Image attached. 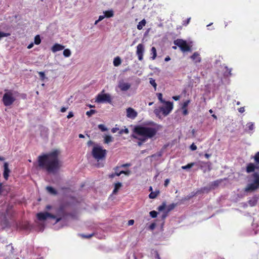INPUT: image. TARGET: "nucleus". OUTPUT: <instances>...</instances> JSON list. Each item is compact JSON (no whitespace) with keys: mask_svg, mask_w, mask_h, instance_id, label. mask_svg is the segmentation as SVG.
Returning a JSON list of instances; mask_svg holds the SVG:
<instances>
[{"mask_svg":"<svg viewBox=\"0 0 259 259\" xmlns=\"http://www.w3.org/2000/svg\"><path fill=\"white\" fill-rule=\"evenodd\" d=\"M122 187V184L120 182H117L116 183L114 184V188L113 190L112 193L114 194H116L118 190L121 188Z\"/></svg>","mask_w":259,"mask_h":259,"instance_id":"nucleus-19","label":"nucleus"},{"mask_svg":"<svg viewBox=\"0 0 259 259\" xmlns=\"http://www.w3.org/2000/svg\"><path fill=\"white\" fill-rule=\"evenodd\" d=\"M149 124L155 125L157 127H152L141 125L135 126L133 130L134 133L142 137L138 138V137L134 134L132 135V137L134 139H138L142 143L145 142L148 139H151L154 137L156 135L160 126L154 122H151Z\"/></svg>","mask_w":259,"mask_h":259,"instance_id":"nucleus-2","label":"nucleus"},{"mask_svg":"<svg viewBox=\"0 0 259 259\" xmlns=\"http://www.w3.org/2000/svg\"><path fill=\"white\" fill-rule=\"evenodd\" d=\"M131 173V171L130 170H126V171H124V170H121V171H120L119 172L118 174H117V175H119V176L121 175V174H125V175L126 176H128Z\"/></svg>","mask_w":259,"mask_h":259,"instance_id":"nucleus-38","label":"nucleus"},{"mask_svg":"<svg viewBox=\"0 0 259 259\" xmlns=\"http://www.w3.org/2000/svg\"><path fill=\"white\" fill-rule=\"evenodd\" d=\"M201 163L203 164H204L205 166H207L208 167V170L210 171L211 169V163L210 162H201Z\"/></svg>","mask_w":259,"mask_h":259,"instance_id":"nucleus-33","label":"nucleus"},{"mask_svg":"<svg viewBox=\"0 0 259 259\" xmlns=\"http://www.w3.org/2000/svg\"><path fill=\"white\" fill-rule=\"evenodd\" d=\"M145 51L144 46L142 44H139L137 46L136 55L138 56V59L142 61L143 59V55Z\"/></svg>","mask_w":259,"mask_h":259,"instance_id":"nucleus-10","label":"nucleus"},{"mask_svg":"<svg viewBox=\"0 0 259 259\" xmlns=\"http://www.w3.org/2000/svg\"><path fill=\"white\" fill-rule=\"evenodd\" d=\"M159 194V191H156L155 192H151L149 195V197L151 199H154Z\"/></svg>","mask_w":259,"mask_h":259,"instance_id":"nucleus-25","label":"nucleus"},{"mask_svg":"<svg viewBox=\"0 0 259 259\" xmlns=\"http://www.w3.org/2000/svg\"><path fill=\"white\" fill-rule=\"evenodd\" d=\"M154 112L156 115V116H159L160 113L162 112L161 107H159L158 109H155Z\"/></svg>","mask_w":259,"mask_h":259,"instance_id":"nucleus-41","label":"nucleus"},{"mask_svg":"<svg viewBox=\"0 0 259 259\" xmlns=\"http://www.w3.org/2000/svg\"><path fill=\"white\" fill-rule=\"evenodd\" d=\"M165 207H166V203L165 202H163L161 205L158 206V210L159 211H162L165 208Z\"/></svg>","mask_w":259,"mask_h":259,"instance_id":"nucleus-35","label":"nucleus"},{"mask_svg":"<svg viewBox=\"0 0 259 259\" xmlns=\"http://www.w3.org/2000/svg\"><path fill=\"white\" fill-rule=\"evenodd\" d=\"M105 17V16H104H104H102V15H101V16H100L99 17V19H98V20H99V21H102V20H103Z\"/></svg>","mask_w":259,"mask_h":259,"instance_id":"nucleus-61","label":"nucleus"},{"mask_svg":"<svg viewBox=\"0 0 259 259\" xmlns=\"http://www.w3.org/2000/svg\"><path fill=\"white\" fill-rule=\"evenodd\" d=\"M165 106L161 107L162 114L165 116L169 114L173 109V103L170 101H166L164 103Z\"/></svg>","mask_w":259,"mask_h":259,"instance_id":"nucleus-9","label":"nucleus"},{"mask_svg":"<svg viewBox=\"0 0 259 259\" xmlns=\"http://www.w3.org/2000/svg\"><path fill=\"white\" fill-rule=\"evenodd\" d=\"M4 173L3 176L4 178L6 180L8 179V177L9 176V174L10 172V170L9 168V164L7 162H5L4 164Z\"/></svg>","mask_w":259,"mask_h":259,"instance_id":"nucleus-13","label":"nucleus"},{"mask_svg":"<svg viewBox=\"0 0 259 259\" xmlns=\"http://www.w3.org/2000/svg\"><path fill=\"white\" fill-rule=\"evenodd\" d=\"M65 47L59 44H55L51 48V50L53 53L61 51L64 49Z\"/></svg>","mask_w":259,"mask_h":259,"instance_id":"nucleus-16","label":"nucleus"},{"mask_svg":"<svg viewBox=\"0 0 259 259\" xmlns=\"http://www.w3.org/2000/svg\"><path fill=\"white\" fill-rule=\"evenodd\" d=\"M254 161L257 164H259V152H257L254 157Z\"/></svg>","mask_w":259,"mask_h":259,"instance_id":"nucleus-37","label":"nucleus"},{"mask_svg":"<svg viewBox=\"0 0 259 259\" xmlns=\"http://www.w3.org/2000/svg\"><path fill=\"white\" fill-rule=\"evenodd\" d=\"M73 115H73V112H70L68 113V115H67V117L68 118H70L72 117L73 116Z\"/></svg>","mask_w":259,"mask_h":259,"instance_id":"nucleus-53","label":"nucleus"},{"mask_svg":"<svg viewBox=\"0 0 259 259\" xmlns=\"http://www.w3.org/2000/svg\"><path fill=\"white\" fill-rule=\"evenodd\" d=\"M190 149L192 151H195V150H196L197 149V146L194 143H193L190 146Z\"/></svg>","mask_w":259,"mask_h":259,"instance_id":"nucleus-49","label":"nucleus"},{"mask_svg":"<svg viewBox=\"0 0 259 259\" xmlns=\"http://www.w3.org/2000/svg\"><path fill=\"white\" fill-rule=\"evenodd\" d=\"M121 63V60L120 59V58L118 56L115 57L114 59V60H113V65L114 66H118L119 65H120Z\"/></svg>","mask_w":259,"mask_h":259,"instance_id":"nucleus-20","label":"nucleus"},{"mask_svg":"<svg viewBox=\"0 0 259 259\" xmlns=\"http://www.w3.org/2000/svg\"><path fill=\"white\" fill-rule=\"evenodd\" d=\"M93 235H94V234H89L88 235L82 234V235H81V236L84 238H90L92 236H93Z\"/></svg>","mask_w":259,"mask_h":259,"instance_id":"nucleus-48","label":"nucleus"},{"mask_svg":"<svg viewBox=\"0 0 259 259\" xmlns=\"http://www.w3.org/2000/svg\"><path fill=\"white\" fill-rule=\"evenodd\" d=\"M92 153L94 158L99 160L105 158L107 151L100 146H95L93 148Z\"/></svg>","mask_w":259,"mask_h":259,"instance_id":"nucleus-5","label":"nucleus"},{"mask_svg":"<svg viewBox=\"0 0 259 259\" xmlns=\"http://www.w3.org/2000/svg\"><path fill=\"white\" fill-rule=\"evenodd\" d=\"M96 102L98 103L107 102L111 103L112 99L109 94H99L96 97Z\"/></svg>","mask_w":259,"mask_h":259,"instance_id":"nucleus-8","label":"nucleus"},{"mask_svg":"<svg viewBox=\"0 0 259 259\" xmlns=\"http://www.w3.org/2000/svg\"><path fill=\"white\" fill-rule=\"evenodd\" d=\"M155 224L154 223H152L150 226V229L153 230L155 228Z\"/></svg>","mask_w":259,"mask_h":259,"instance_id":"nucleus-57","label":"nucleus"},{"mask_svg":"<svg viewBox=\"0 0 259 259\" xmlns=\"http://www.w3.org/2000/svg\"><path fill=\"white\" fill-rule=\"evenodd\" d=\"M146 21L145 19L141 20L137 25V29L138 30H142L143 27L145 26Z\"/></svg>","mask_w":259,"mask_h":259,"instance_id":"nucleus-22","label":"nucleus"},{"mask_svg":"<svg viewBox=\"0 0 259 259\" xmlns=\"http://www.w3.org/2000/svg\"><path fill=\"white\" fill-rule=\"evenodd\" d=\"M38 74L41 80H44L45 77V74L44 72H39Z\"/></svg>","mask_w":259,"mask_h":259,"instance_id":"nucleus-46","label":"nucleus"},{"mask_svg":"<svg viewBox=\"0 0 259 259\" xmlns=\"http://www.w3.org/2000/svg\"><path fill=\"white\" fill-rule=\"evenodd\" d=\"M33 42H31V44H30L28 46H27V48L28 49H31L33 47Z\"/></svg>","mask_w":259,"mask_h":259,"instance_id":"nucleus-60","label":"nucleus"},{"mask_svg":"<svg viewBox=\"0 0 259 259\" xmlns=\"http://www.w3.org/2000/svg\"><path fill=\"white\" fill-rule=\"evenodd\" d=\"M172 99H173L174 100H175V101H177V100H179V99H180V96H174V97H172Z\"/></svg>","mask_w":259,"mask_h":259,"instance_id":"nucleus-59","label":"nucleus"},{"mask_svg":"<svg viewBox=\"0 0 259 259\" xmlns=\"http://www.w3.org/2000/svg\"><path fill=\"white\" fill-rule=\"evenodd\" d=\"M149 213L152 218H155L157 215V212L155 210L151 211Z\"/></svg>","mask_w":259,"mask_h":259,"instance_id":"nucleus-40","label":"nucleus"},{"mask_svg":"<svg viewBox=\"0 0 259 259\" xmlns=\"http://www.w3.org/2000/svg\"><path fill=\"white\" fill-rule=\"evenodd\" d=\"M204 156H205L206 158L208 159V158L211 156V154H207V153H205V154H204Z\"/></svg>","mask_w":259,"mask_h":259,"instance_id":"nucleus-63","label":"nucleus"},{"mask_svg":"<svg viewBox=\"0 0 259 259\" xmlns=\"http://www.w3.org/2000/svg\"><path fill=\"white\" fill-rule=\"evenodd\" d=\"M190 20H191V18L190 17V18L187 19L186 20H184L183 21V25L187 26L190 23Z\"/></svg>","mask_w":259,"mask_h":259,"instance_id":"nucleus-44","label":"nucleus"},{"mask_svg":"<svg viewBox=\"0 0 259 259\" xmlns=\"http://www.w3.org/2000/svg\"><path fill=\"white\" fill-rule=\"evenodd\" d=\"M131 84L129 83L120 82L118 84V87L121 91H126L131 88Z\"/></svg>","mask_w":259,"mask_h":259,"instance_id":"nucleus-14","label":"nucleus"},{"mask_svg":"<svg viewBox=\"0 0 259 259\" xmlns=\"http://www.w3.org/2000/svg\"><path fill=\"white\" fill-rule=\"evenodd\" d=\"M157 96L158 97V100L162 103H164V102H165L166 101H164L163 99V98H162V94L161 93H158L157 94Z\"/></svg>","mask_w":259,"mask_h":259,"instance_id":"nucleus-36","label":"nucleus"},{"mask_svg":"<svg viewBox=\"0 0 259 259\" xmlns=\"http://www.w3.org/2000/svg\"><path fill=\"white\" fill-rule=\"evenodd\" d=\"M258 197L255 195L248 201V203L250 206L256 205L257 202Z\"/></svg>","mask_w":259,"mask_h":259,"instance_id":"nucleus-18","label":"nucleus"},{"mask_svg":"<svg viewBox=\"0 0 259 259\" xmlns=\"http://www.w3.org/2000/svg\"><path fill=\"white\" fill-rule=\"evenodd\" d=\"M118 131H119V128L118 127H113L111 129V132L113 133H115Z\"/></svg>","mask_w":259,"mask_h":259,"instance_id":"nucleus-52","label":"nucleus"},{"mask_svg":"<svg viewBox=\"0 0 259 259\" xmlns=\"http://www.w3.org/2000/svg\"><path fill=\"white\" fill-rule=\"evenodd\" d=\"M169 180L168 179H166L164 181V186L166 187L168 185V184H169Z\"/></svg>","mask_w":259,"mask_h":259,"instance_id":"nucleus-54","label":"nucleus"},{"mask_svg":"<svg viewBox=\"0 0 259 259\" xmlns=\"http://www.w3.org/2000/svg\"><path fill=\"white\" fill-rule=\"evenodd\" d=\"M41 42V39L39 35H36L34 37V44L35 45H39Z\"/></svg>","mask_w":259,"mask_h":259,"instance_id":"nucleus-28","label":"nucleus"},{"mask_svg":"<svg viewBox=\"0 0 259 259\" xmlns=\"http://www.w3.org/2000/svg\"><path fill=\"white\" fill-rule=\"evenodd\" d=\"M258 165H255L253 163H249L247 165L246 171L247 173H250L253 172L255 169H258Z\"/></svg>","mask_w":259,"mask_h":259,"instance_id":"nucleus-12","label":"nucleus"},{"mask_svg":"<svg viewBox=\"0 0 259 259\" xmlns=\"http://www.w3.org/2000/svg\"><path fill=\"white\" fill-rule=\"evenodd\" d=\"M253 178V182L248 184L244 188V192H253L259 188V174L254 172L252 175Z\"/></svg>","mask_w":259,"mask_h":259,"instance_id":"nucleus-4","label":"nucleus"},{"mask_svg":"<svg viewBox=\"0 0 259 259\" xmlns=\"http://www.w3.org/2000/svg\"><path fill=\"white\" fill-rule=\"evenodd\" d=\"M112 141V138L110 136L106 135L104 138V143L108 144Z\"/></svg>","mask_w":259,"mask_h":259,"instance_id":"nucleus-27","label":"nucleus"},{"mask_svg":"<svg viewBox=\"0 0 259 259\" xmlns=\"http://www.w3.org/2000/svg\"><path fill=\"white\" fill-rule=\"evenodd\" d=\"M190 103V101L189 100L185 101L182 105V109H187V107Z\"/></svg>","mask_w":259,"mask_h":259,"instance_id":"nucleus-32","label":"nucleus"},{"mask_svg":"<svg viewBox=\"0 0 259 259\" xmlns=\"http://www.w3.org/2000/svg\"><path fill=\"white\" fill-rule=\"evenodd\" d=\"M123 133L125 134H128L129 133V130L127 128H125L124 129H122L119 131V135H122Z\"/></svg>","mask_w":259,"mask_h":259,"instance_id":"nucleus-34","label":"nucleus"},{"mask_svg":"<svg viewBox=\"0 0 259 259\" xmlns=\"http://www.w3.org/2000/svg\"><path fill=\"white\" fill-rule=\"evenodd\" d=\"M170 60V57L169 56H167L166 57H165L164 61L166 62H167V61H169Z\"/></svg>","mask_w":259,"mask_h":259,"instance_id":"nucleus-64","label":"nucleus"},{"mask_svg":"<svg viewBox=\"0 0 259 259\" xmlns=\"http://www.w3.org/2000/svg\"><path fill=\"white\" fill-rule=\"evenodd\" d=\"M150 83L155 89H156L157 84L154 79L151 78L150 80Z\"/></svg>","mask_w":259,"mask_h":259,"instance_id":"nucleus-43","label":"nucleus"},{"mask_svg":"<svg viewBox=\"0 0 259 259\" xmlns=\"http://www.w3.org/2000/svg\"><path fill=\"white\" fill-rule=\"evenodd\" d=\"M119 168V166H116L115 167H114V169L115 171L114 173H119V171H118Z\"/></svg>","mask_w":259,"mask_h":259,"instance_id":"nucleus-62","label":"nucleus"},{"mask_svg":"<svg viewBox=\"0 0 259 259\" xmlns=\"http://www.w3.org/2000/svg\"><path fill=\"white\" fill-rule=\"evenodd\" d=\"M130 163H125V164H122L120 167H128L130 166Z\"/></svg>","mask_w":259,"mask_h":259,"instance_id":"nucleus-55","label":"nucleus"},{"mask_svg":"<svg viewBox=\"0 0 259 259\" xmlns=\"http://www.w3.org/2000/svg\"><path fill=\"white\" fill-rule=\"evenodd\" d=\"M63 55L65 57H69L71 55V51L69 49H65L63 51Z\"/></svg>","mask_w":259,"mask_h":259,"instance_id":"nucleus-29","label":"nucleus"},{"mask_svg":"<svg viewBox=\"0 0 259 259\" xmlns=\"http://www.w3.org/2000/svg\"><path fill=\"white\" fill-rule=\"evenodd\" d=\"M238 111L240 113H243L245 111L244 108V107H240V108L238 109Z\"/></svg>","mask_w":259,"mask_h":259,"instance_id":"nucleus-56","label":"nucleus"},{"mask_svg":"<svg viewBox=\"0 0 259 259\" xmlns=\"http://www.w3.org/2000/svg\"><path fill=\"white\" fill-rule=\"evenodd\" d=\"M47 190L51 194L53 195H57V191L51 186H47L46 187Z\"/></svg>","mask_w":259,"mask_h":259,"instance_id":"nucleus-23","label":"nucleus"},{"mask_svg":"<svg viewBox=\"0 0 259 259\" xmlns=\"http://www.w3.org/2000/svg\"><path fill=\"white\" fill-rule=\"evenodd\" d=\"M190 58L195 63H200L201 61L200 54L197 52H194Z\"/></svg>","mask_w":259,"mask_h":259,"instance_id":"nucleus-15","label":"nucleus"},{"mask_svg":"<svg viewBox=\"0 0 259 259\" xmlns=\"http://www.w3.org/2000/svg\"><path fill=\"white\" fill-rule=\"evenodd\" d=\"M176 205H177V204H175V203H172V204H170V205H168L167 206V211L168 212V211L172 210V209H174V208L176 206Z\"/></svg>","mask_w":259,"mask_h":259,"instance_id":"nucleus-30","label":"nucleus"},{"mask_svg":"<svg viewBox=\"0 0 259 259\" xmlns=\"http://www.w3.org/2000/svg\"><path fill=\"white\" fill-rule=\"evenodd\" d=\"M66 215H67V213L64 210L63 207L60 206L57 211L56 215L48 212H39L37 214V218L39 221H44L48 218L56 219L55 223H57L64 219Z\"/></svg>","mask_w":259,"mask_h":259,"instance_id":"nucleus-3","label":"nucleus"},{"mask_svg":"<svg viewBox=\"0 0 259 259\" xmlns=\"http://www.w3.org/2000/svg\"><path fill=\"white\" fill-rule=\"evenodd\" d=\"M138 115L137 112L132 108L126 109V116L131 119H135Z\"/></svg>","mask_w":259,"mask_h":259,"instance_id":"nucleus-11","label":"nucleus"},{"mask_svg":"<svg viewBox=\"0 0 259 259\" xmlns=\"http://www.w3.org/2000/svg\"><path fill=\"white\" fill-rule=\"evenodd\" d=\"M195 164H196V163H195V162H191V163H188L186 165L182 166V168L183 169H189V168H191V167H192L194 165H195Z\"/></svg>","mask_w":259,"mask_h":259,"instance_id":"nucleus-26","label":"nucleus"},{"mask_svg":"<svg viewBox=\"0 0 259 259\" xmlns=\"http://www.w3.org/2000/svg\"><path fill=\"white\" fill-rule=\"evenodd\" d=\"M225 68H226V71L225 72V74L226 76L231 75V69H230L227 67H226Z\"/></svg>","mask_w":259,"mask_h":259,"instance_id":"nucleus-39","label":"nucleus"},{"mask_svg":"<svg viewBox=\"0 0 259 259\" xmlns=\"http://www.w3.org/2000/svg\"><path fill=\"white\" fill-rule=\"evenodd\" d=\"M247 127L248 129L250 131H252L254 128V125L252 123H248L247 124Z\"/></svg>","mask_w":259,"mask_h":259,"instance_id":"nucleus-45","label":"nucleus"},{"mask_svg":"<svg viewBox=\"0 0 259 259\" xmlns=\"http://www.w3.org/2000/svg\"><path fill=\"white\" fill-rule=\"evenodd\" d=\"M151 55H152V57H151L152 60L155 59L157 56V52L156 49L154 47H152L151 49Z\"/></svg>","mask_w":259,"mask_h":259,"instance_id":"nucleus-21","label":"nucleus"},{"mask_svg":"<svg viewBox=\"0 0 259 259\" xmlns=\"http://www.w3.org/2000/svg\"><path fill=\"white\" fill-rule=\"evenodd\" d=\"M134 220H130L128 221V226H132L134 224Z\"/></svg>","mask_w":259,"mask_h":259,"instance_id":"nucleus-51","label":"nucleus"},{"mask_svg":"<svg viewBox=\"0 0 259 259\" xmlns=\"http://www.w3.org/2000/svg\"><path fill=\"white\" fill-rule=\"evenodd\" d=\"M174 43L183 52L191 51V47L186 40L178 38L174 40Z\"/></svg>","mask_w":259,"mask_h":259,"instance_id":"nucleus-7","label":"nucleus"},{"mask_svg":"<svg viewBox=\"0 0 259 259\" xmlns=\"http://www.w3.org/2000/svg\"><path fill=\"white\" fill-rule=\"evenodd\" d=\"M98 127L102 132H105L107 130V128L104 126V125L102 124L98 125Z\"/></svg>","mask_w":259,"mask_h":259,"instance_id":"nucleus-42","label":"nucleus"},{"mask_svg":"<svg viewBox=\"0 0 259 259\" xmlns=\"http://www.w3.org/2000/svg\"><path fill=\"white\" fill-rule=\"evenodd\" d=\"M104 16L107 18H110L113 16V11L112 10H108L104 12Z\"/></svg>","mask_w":259,"mask_h":259,"instance_id":"nucleus-24","label":"nucleus"},{"mask_svg":"<svg viewBox=\"0 0 259 259\" xmlns=\"http://www.w3.org/2000/svg\"><path fill=\"white\" fill-rule=\"evenodd\" d=\"M67 110V108L64 107H63L61 108V110H60V111L61 112H65Z\"/></svg>","mask_w":259,"mask_h":259,"instance_id":"nucleus-58","label":"nucleus"},{"mask_svg":"<svg viewBox=\"0 0 259 259\" xmlns=\"http://www.w3.org/2000/svg\"><path fill=\"white\" fill-rule=\"evenodd\" d=\"M96 113H97L96 110H93V109H91L86 112V115H88L89 117H90L92 115L95 114Z\"/></svg>","mask_w":259,"mask_h":259,"instance_id":"nucleus-31","label":"nucleus"},{"mask_svg":"<svg viewBox=\"0 0 259 259\" xmlns=\"http://www.w3.org/2000/svg\"><path fill=\"white\" fill-rule=\"evenodd\" d=\"M117 173H112V174H109L108 175V177L109 178H110V179H113L114 178L115 176H119L117 174Z\"/></svg>","mask_w":259,"mask_h":259,"instance_id":"nucleus-47","label":"nucleus"},{"mask_svg":"<svg viewBox=\"0 0 259 259\" xmlns=\"http://www.w3.org/2000/svg\"><path fill=\"white\" fill-rule=\"evenodd\" d=\"M183 110V115H187L188 114V111L187 109H182Z\"/></svg>","mask_w":259,"mask_h":259,"instance_id":"nucleus-50","label":"nucleus"},{"mask_svg":"<svg viewBox=\"0 0 259 259\" xmlns=\"http://www.w3.org/2000/svg\"><path fill=\"white\" fill-rule=\"evenodd\" d=\"M59 151H53L39 155L37 161L39 167L45 169L48 173L55 174L62 167V162L59 159Z\"/></svg>","mask_w":259,"mask_h":259,"instance_id":"nucleus-1","label":"nucleus"},{"mask_svg":"<svg viewBox=\"0 0 259 259\" xmlns=\"http://www.w3.org/2000/svg\"><path fill=\"white\" fill-rule=\"evenodd\" d=\"M16 99L13 96L12 91H7L4 94L2 98V101L5 106L12 105L15 101Z\"/></svg>","mask_w":259,"mask_h":259,"instance_id":"nucleus-6","label":"nucleus"},{"mask_svg":"<svg viewBox=\"0 0 259 259\" xmlns=\"http://www.w3.org/2000/svg\"><path fill=\"white\" fill-rule=\"evenodd\" d=\"M222 179H219L215 181H213L211 183L210 185V188L211 189H214L217 188L219 185L222 182Z\"/></svg>","mask_w":259,"mask_h":259,"instance_id":"nucleus-17","label":"nucleus"}]
</instances>
